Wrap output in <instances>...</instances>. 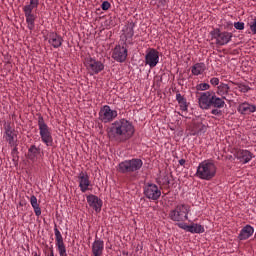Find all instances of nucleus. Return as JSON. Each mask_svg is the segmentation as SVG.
<instances>
[{
	"label": "nucleus",
	"instance_id": "obj_6",
	"mask_svg": "<svg viewBox=\"0 0 256 256\" xmlns=\"http://www.w3.org/2000/svg\"><path fill=\"white\" fill-rule=\"evenodd\" d=\"M191 207L187 204H179L175 207L174 210L170 211L169 217L171 221H187L189 219V212Z\"/></svg>",
	"mask_w": 256,
	"mask_h": 256
},
{
	"label": "nucleus",
	"instance_id": "obj_30",
	"mask_svg": "<svg viewBox=\"0 0 256 256\" xmlns=\"http://www.w3.org/2000/svg\"><path fill=\"white\" fill-rule=\"evenodd\" d=\"M189 233H205V227H203L201 224H191L189 227Z\"/></svg>",
	"mask_w": 256,
	"mask_h": 256
},
{
	"label": "nucleus",
	"instance_id": "obj_39",
	"mask_svg": "<svg viewBox=\"0 0 256 256\" xmlns=\"http://www.w3.org/2000/svg\"><path fill=\"white\" fill-rule=\"evenodd\" d=\"M186 161L185 159H180L179 160V165H181L183 167V165H185Z\"/></svg>",
	"mask_w": 256,
	"mask_h": 256
},
{
	"label": "nucleus",
	"instance_id": "obj_15",
	"mask_svg": "<svg viewBox=\"0 0 256 256\" xmlns=\"http://www.w3.org/2000/svg\"><path fill=\"white\" fill-rule=\"evenodd\" d=\"M135 25L133 23H129L124 26L122 37H124L125 42L124 45H133V35H135V30H133Z\"/></svg>",
	"mask_w": 256,
	"mask_h": 256
},
{
	"label": "nucleus",
	"instance_id": "obj_16",
	"mask_svg": "<svg viewBox=\"0 0 256 256\" xmlns=\"http://www.w3.org/2000/svg\"><path fill=\"white\" fill-rule=\"evenodd\" d=\"M212 97L213 95H211V92H202L198 98V105L200 109H211Z\"/></svg>",
	"mask_w": 256,
	"mask_h": 256
},
{
	"label": "nucleus",
	"instance_id": "obj_32",
	"mask_svg": "<svg viewBox=\"0 0 256 256\" xmlns=\"http://www.w3.org/2000/svg\"><path fill=\"white\" fill-rule=\"evenodd\" d=\"M236 85L241 93H248L249 91H251V87H249L248 85H245L243 83H238Z\"/></svg>",
	"mask_w": 256,
	"mask_h": 256
},
{
	"label": "nucleus",
	"instance_id": "obj_33",
	"mask_svg": "<svg viewBox=\"0 0 256 256\" xmlns=\"http://www.w3.org/2000/svg\"><path fill=\"white\" fill-rule=\"evenodd\" d=\"M249 28L252 31V34L256 35V17H254L253 21L249 23Z\"/></svg>",
	"mask_w": 256,
	"mask_h": 256
},
{
	"label": "nucleus",
	"instance_id": "obj_23",
	"mask_svg": "<svg viewBox=\"0 0 256 256\" xmlns=\"http://www.w3.org/2000/svg\"><path fill=\"white\" fill-rule=\"evenodd\" d=\"M255 233V229L251 225H246L239 234L240 241H245L246 239H249Z\"/></svg>",
	"mask_w": 256,
	"mask_h": 256
},
{
	"label": "nucleus",
	"instance_id": "obj_10",
	"mask_svg": "<svg viewBox=\"0 0 256 256\" xmlns=\"http://www.w3.org/2000/svg\"><path fill=\"white\" fill-rule=\"evenodd\" d=\"M117 110L111 109V106L104 105L99 112V119L102 123H111L117 119Z\"/></svg>",
	"mask_w": 256,
	"mask_h": 256
},
{
	"label": "nucleus",
	"instance_id": "obj_25",
	"mask_svg": "<svg viewBox=\"0 0 256 256\" xmlns=\"http://www.w3.org/2000/svg\"><path fill=\"white\" fill-rule=\"evenodd\" d=\"M39 155H41V149L37 148V146L32 145L28 149V159H30V161H37Z\"/></svg>",
	"mask_w": 256,
	"mask_h": 256
},
{
	"label": "nucleus",
	"instance_id": "obj_27",
	"mask_svg": "<svg viewBox=\"0 0 256 256\" xmlns=\"http://www.w3.org/2000/svg\"><path fill=\"white\" fill-rule=\"evenodd\" d=\"M211 107H215L216 109H223V107H225V98H219L215 94L212 95Z\"/></svg>",
	"mask_w": 256,
	"mask_h": 256
},
{
	"label": "nucleus",
	"instance_id": "obj_34",
	"mask_svg": "<svg viewBox=\"0 0 256 256\" xmlns=\"http://www.w3.org/2000/svg\"><path fill=\"white\" fill-rule=\"evenodd\" d=\"M234 27L238 31H243V29H245V23H243V22H235L234 23Z\"/></svg>",
	"mask_w": 256,
	"mask_h": 256
},
{
	"label": "nucleus",
	"instance_id": "obj_7",
	"mask_svg": "<svg viewBox=\"0 0 256 256\" xmlns=\"http://www.w3.org/2000/svg\"><path fill=\"white\" fill-rule=\"evenodd\" d=\"M211 39L215 40V44L219 46L227 45L231 39H233V33L228 31H223L219 28H215L210 32Z\"/></svg>",
	"mask_w": 256,
	"mask_h": 256
},
{
	"label": "nucleus",
	"instance_id": "obj_5",
	"mask_svg": "<svg viewBox=\"0 0 256 256\" xmlns=\"http://www.w3.org/2000/svg\"><path fill=\"white\" fill-rule=\"evenodd\" d=\"M143 167V160L139 158H133L131 160H125L119 163V173H135Z\"/></svg>",
	"mask_w": 256,
	"mask_h": 256
},
{
	"label": "nucleus",
	"instance_id": "obj_18",
	"mask_svg": "<svg viewBox=\"0 0 256 256\" xmlns=\"http://www.w3.org/2000/svg\"><path fill=\"white\" fill-rule=\"evenodd\" d=\"M234 157L239 161V163L245 165L249 163L251 159H253V153H251L249 150L238 149L234 153Z\"/></svg>",
	"mask_w": 256,
	"mask_h": 256
},
{
	"label": "nucleus",
	"instance_id": "obj_21",
	"mask_svg": "<svg viewBox=\"0 0 256 256\" xmlns=\"http://www.w3.org/2000/svg\"><path fill=\"white\" fill-rule=\"evenodd\" d=\"M237 111L240 115H251V113H255L256 106L249 102H243L238 105Z\"/></svg>",
	"mask_w": 256,
	"mask_h": 256
},
{
	"label": "nucleus",
	"instance_id": "obj_11",
	"mask_svg": "<svg viewBox=\"0 0 256 256\" xmlns=\"http://www.w3.org/2000/svg\"><path fill=\"white\" fill-rule=\"evenodd\" d=\"M86 68L87 71H89L92 75H98V73H101L103 69H105V65L103 62L93 59V58H87L86 59Z\"/></svg>",
	"mask_w": 256,
	"mask_h": 256
},
{
	"label": "nucleus",
	"instance_id": "obj_1",
	"mask_svg": "<svg viewBox=\"0 0 256 256\" xmlns=\"http://www.w3.org/2000/svg\"><path fill=\"white\" fill-rule=\"evenodd\" d=\"M107 135L112 141L125 143V141H129L135 135V127L127 119L116 120L107 129Z\"/></svg>",
	"mask_w": 256,
	"mask_h": 256
},
{
	"label": "nucleus",
	"instance_id": "obj_26",
	"mask_svg": "<svg viewBox=\"0 0 256 256\" xmlns=\"http://www.w3.org/2000/svg\"><path fill=\"white\" fill-rule=\"evenodd\" d=\"M231 87H229L227 84L225 83H220L217 87L216 93L217 95H219L220 97H223V99H226V95H229V91H230Z\"/></svg>",
	"mask_w": 256,
	"mask_h": 256
},
{
	"label": "nucleus",
	"instance_id": "obj_22",
	"mask_svg": "<svg viewBox=\"0 0 256 256\" xmlns=\"http://www.w3.org/2000/svg\"><path fill=\"white\" fill-rule=\"evenodd\" d=\"M105 249V242L101 239H96L92 243V256H101L103 255V251Z\"/></svg>",
	"mask_w": 256,
	"mask_h": 256
},
{
	"label": "nucleus",
	"instance_id": "obj_35",
	"mask_svg": "<svg viewBox=\"0 0 256 256\" xmlns=\"http://www.w3.org/2000/svg\"><path fill=\"white\" fill-rule=\"evenodd\" d=\"M101 9L103 11H109V9H111V3H109V1H104L101 5Z\"/></svg>",
	"mask_w": 256,
	"mask_h": 256
},
{
	"label": "nucleus",
	"instance_id": "obj_3",
	"mask_svg": "<svg viewBox=\"0 0 256 256\" xmlns=\"http://www.w3.org/2000/svg\"><path fill=\"white\" fill-rule=\"evenodd\" d=\"M38 129L42 143H44L46 147H51L53 145V131L51 127L45 123V119L41 115L38 116Z\"/></svg>",
	"mask_w": 256,
	"mask_h": 256
},
{
	"label": "nucleus",
	"instance_id": "obj_9",
	"mask_svg": "<svg viewBox=\"0 0 256 256\" xmlns=\"http://www.w3.org/2000/svg\"><path fill=\"white\" fill-rule=\"evenodd\" d=\"M143 194L149 201H158L161 197V189H159L157 184L148 183L143 188Z\"/></svg>",
	"mask_w": 256,
	"mask_h": 256
},
{
	"label": "nucleus",
	"instance_id": "obj_38",
	"mask_svg": "<svg viewBox=\"0 0 256 256\" xmlns=\"http://www.w3.org/2000/svg\"><path fill=\"white\" fill-rule=\"evenodd\" d=\"M179 227H180L181 229H184V231H188V233H189V227H191V225L179 224Z\"/></svg>",
	"mask_w": 256,
	"mask_h": 256
},
{
	"label": "nucleus",
	"instance_id": "obj_24",
	"mask_svg": "<svg viewBox=\"0 0 256 256\" xmlns=\"http://www.w3.org/2000/svg\"><path fill=\"white\" fill-rule=\"evenodd\" d=\"M207 69V66L203 62H198L194 64L191 68L192 75H195L196 77L199 75H203Z\"/></svg>",
	"mask_w": 256,
	"mask_h": 256
},
{
	"label": "nucleus",
	"instance_id": "obj_2",
	"mask_svg": "<svg viewBox=\"0 0 256 256\" xmlns=\"http://www.w3.org/2000/svg\"><path fill=\"white\" fill-rule=\"evenodd\" d=\"M217 175V166L212 160H204L199 163L195 177L203 181H211Z\"/></svg>",
	"mask_w": 256,
	"mask_h": 256
},
{
	"label": "nucleus",
	"instance_id": "obj_8",
	"mask_svg": "<svg viewBox=\"0 0 256 256\" xmlns=\"http://www.w3.org/2000/svg\"><path fill=\"white\" fill-rule=\"evenodd\" d=\"M3 139L10 147H17V131H15V126L10 121L4 122Z\"/></svg>",
	"mask_w": 256,
	"mask_h": 256
},
{
	"label": "nucleus",
	"instance_id": "obj_4",
	"mask_svg": "<svg viewBox=\"0 0 256 256\" xmlns=\"http://www.w3.org/2000/svg\"><path fill=\"white\" fill-rule=\"evenodd\" d=\"M39 7V0H30L29 4L23 7V12L26 18V23L29 31L35 29V21H37V16L33 13V9Z\"/></svg>",
	"mask_w": 256,
	"mask_h": 256
},
{
	"label": "nucleus",
	"instance_id": "obj_29",
	"mask_svg": "<svg viewBox=\"0 0 256 256\" xmlns=\"http://www.w3.org/2000/svg\"><path fill=\"white\" fill-rule=\"evenodd\" d=\"M176 101H178V105L180 106L181 111H187L189 108L187 105V99H185L181 93L176 94Z\"/></svg>",
	"mask_w": 256,
	"mask_h": 256
},
{
	"label": "nucleus",
	"instance_id": "obj_14",
	"mask_svg": "<svg viewBox=\"0 0 256 256\" xmlns=\"http://www.w3.org/2000/svg\"><path fill=\"white\" fill-rule=\"evenodd\" d=\"M54 235L59 255L67 256V248L65 247V242H63V235L61 234V231H59V228H57V226L54 227Z\"/></svg>",
	"mask_w": 256,
	"mask_h": 256
},
{
	"label": "nucleus",
	"instance_id": "obj_19",
	"mask_svg": "<svg viewBox=\"0 0 256 256\" xmlns=\"http://www.w3.org/2000/svg\"><path fill=\"white\" fill-rule=\"evenodd\" d=\"M86 200L89 207H92V209L95 210L96 213H99L101 211V207H103V201L99 199V197L90 194L86 197Z\"/></svg>",
	"mask_w": 256,
	"mask_h": 256
},
{
	"label": "nucleus",
	"instance_id": "obj_37",
	"mask_svg": "<svg viewBox=\"0 0 256 256\" xmlns=\"http://www.w3.org/2000/svg\"><path fill=\"white\" fill-rule=\"evenodd\" d=\"M210 83H211V85H213V87H217V85H219V78H217V77L211 78Z\"/></svg>",
	"mask_w": 256,
	"mask_h": 256
},
{
	"label": "nucleus",
	"instance_id": "obj_13",
	"mask_svg": "<svg viewBox=\"0 0 256 256\" xmlns=\"http://www.w3.org/2000/svg\"><path fill=\"white\" fill-rule=\"evenodd\" d=\"M127 55V46L117 45L112 52V58L118 63H125V61L127 60Z\"/></svg>",
	"mask_w": 256,
	"mask_h": 256
},
{
	"label": "nucleus",
	"instance_id": "obj_28",
	"mask_svg": "<svg viewBox=\"0 0 256 256\" xmlns=\"http://www.w3.org/2000/svg\"><path fill=\"white\" fill-rule=\"evenodd\" d=\"M30 204L32 205L34 209V213L36 217H40L41 215V207L39 206V202H37V197L35 195H32L30 197Z\"/></svg>",
	"mask_w": 256,
	"mask_h": 256
},
{
	"label": "nucleus",
	"instance_id": "obj_31",
	"mask_svg": "<svg viewBox=\"0 0 256 256\" xmlns=\"http://www.w3.org/2000/svg\"><path fill=\"white\" fill-rule=\"evenodd\" d=\"M211 89V85L208 83H200L196 86L197 91H209Z\"/></svg>",
	"mask_w": 256,
	"mask_h": 256
},
{
	"label": "nucleus",
	"instance_id": "obj_17",
	"mask_svg": "<svg viewBox=\"0 0 256 256\" xmlns=\"http://www.w3.org/2000/svg\"><path fill=\"white\" fill-rule=\"evenodd\" d=\"M79 188L82 193H87L89 187H91V180L89 179V174L87 172H80L78 174Z\"/></svg>",
	"mask_w": 256,
	"mask_h": 256
},
{
	"label": "nucleus",
	"instance_id": "obj_12",
	"mask_svg": "<svg viewBox=\"0 0 256 256\" xmlns=\"http://www.w3.org/2000/svg\"><path fill=\"white\" fill-rule=\"evenodd\" d=\"M159 63V51L154 48H150L146 51L145 55V65H148L150 69L157 67Z\"/></svg>",
	"mask_w": 256,
	"mask_h": 256
},
{
	"label": "nucleus",
	"instance_id": "obj_20",
	"mask_svg": "<svg viewBox=\"0 0 256 256\" xmlns=\"http://www.w3.org/2000/svg\"><path fill=\"white\" fill-rule=\"evenodd\" d=\"M47 39L49 45H51L54 49H59V47L63 45V37L55 32L49 33Z\"/></svg>",
	"mask_w": 256,
	"mask_h": 256
},
{
	"label": "nucleus",
	"instance_id": "obj_36",
	"mask_svg": "<svg viewBox=\"0 0 256 256\" xmlns=\"http://www.w3.org/2000/svg\"><path fill=\"white\" fill-rule=\"evenodd\" d=\"M211 114L215 115L216 117H221V115H223V112L217 108H214L211 110Z\"/></svg>",
	"mask_w": 256,
	"mask_h": 256
}]
</instances>
